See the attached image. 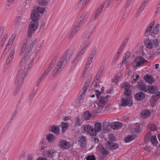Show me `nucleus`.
Returning <instances> with one entry per match:
<instances>
[{"label": "nucleus", "mask_w": 160, "mask_h": 160, "mask_svg": "<svg viewBox=\"0 0 160 160\" xmlns=\"http://www.w3.org/2000/svg\"><path fill=\"white\" fill-rule=\"evenodd\" d=\"M68 52L69 51L67 50L58 62L56 66L53 70V71L55 72L53 75L54 76L59 73L69 60L70 57L68 55Z\"/></svg>", "instance_id": "obj_1"}, {"label": "nucleus", "mask_w": 160, "mask_h": 160, "mask_svg": "<svg viewBox=\"0 0 160 160\" xmlns=\"http://www.w3.org/2000/svg\"><path fill=\"white\" fill-rule=\"evenodd\" d=\"M39 17V14L36 11L32 10L31 18L32 21L29 25L28 31V35L30 38L32 36L33 32L37 29L38 23L36 21L38 20Z\"/></svg>", "instance_id": "obj_2"}, {"label": "nucleus", "mask_w": 160, "mask_h": 160, "mask_svg": "<svg viewBox=\"0 0 160 160\" xmlns=\"http://www.w3.org/2000/svg\"><path fill=\"white\" fill-rule=\"evenodd\" d=\"M27 72L24 71L22 72L21 71H19L18 74L15 79V83L17 84V87L16 88L15 91H18L21 86L23 83V79L26 76Z\"/></svg>", "instance_id": "obj_3"}, {"label": "nucleus", "mask_w": 160, "mask_h": 160, "mask_svg": "<svg viewBox=\"0 0 160 160\" xmlns=\"http://www.w3.org/2000/svg\"><path fill=\"white\" fill-rule=\"evenodd\" d=\"M148 62V61L146 60L143 57L138 56L132 62L131 65L134 68H136L142 66L144 64H147Z\"/></svg>", "instance_id": "obj_4"}, {"label": "nucleus", "mask_w": 160, "mask_h": 160, "mask_svg": "<svg viewBox=\"0 0 160 160\" xmlns=\"http://www.w3.org/2000/svg\"><path fill=\"white\" fill-rule=\"evenodd\" d=\"M125 96L122 99L121 102V105L123 107L127 106L130 107L133 104L132 98L130 95H125Z\"/></svg>", "instance_id": "obj_5"}, {"label": "nucleus", "mask_w": 160, "mask_h": 160, "mask_svg": "<svg viewBox=\"0 0 160 160\" xmlns=\"http://www.w3.org/2000/svg\"><path fill=\"white\" fill-rule=\"evenodd\" d=\"M83 128L84 131L90 136H94L96 135V131L91 125H86L84 126Z\"/></svg>", "instance_id": "obj_6"}, {"label": "nucleus", "mask_w": 160, "mask_h": 160, "mask_svg": "<svg viewBox=\"0 0 160 160\" xmlns=\"http://www.w3.org/2000/svg\"><path fill=\"white\" fill-rule=\"evenodd\" d=\"M87 14V12H84L81 17L78 19L77 22L76 23L75 26L79 29L80 27L82 26L87 20L88 15Z\"/></svg>", "instance_id": "obj_7"}, {"label": "nucleus", "mask_w": 160, "mask_h": 160, "mask_svg": "<svg viewBox=\"0 0 160 160\" xmlns=\"http://www.w3.org/2000/svg\"><path fill=\"white\" fill-rule=\"evenodd\" d=\"M99 152L101 155L99 157L101 160H103L109 154V151L103 146H100Z\"/></svg>", "instance_id": "obj_8"}, {"label": "nucleus", "mask_w": 160, "mask_h": 160, "mask_svg": "<svg viewBox=\"0 0 160 160\" xmlns=\"http://www.w3.org/2000/svg\"><path fill=\"white\" fill-rule=\"evenodd\" d=\"M58 146L61 149L67 150L71 147V144L68 141L62 139L60 140Z\"/></svg>", "instance_id": "obj_9"}, {"label": "nucleus", "mask_w": 160, "mask_h": 160, "mask_svg": "<svg viewBox=\"0 0 160 160\" xmlns=\"http://www.w3.org/2000/svg\"><path fill=\"white\" fill-rule=\"evenodd\" d=\"M94 21L92 22L91 20L90 21L88 24V35L86 37L87 39H88L92 32L95 31L96 27L95 25H93Z\"/></svg>", "instance_id": "obj_10"}, {"label": "nucleus", "mask_w": 160, "mask_h": 160, "mask_svg": "<svg viewBox=\"0 0 160 160\" xmlns=\"http://www.w3.org/2000/svg\"><path fill=\"white\" fill-rule=\"evenodd\" d=\"M107 95L104 96H101L100 98L98 99V102L97 104L98 107L100 109L102 108L104 106V104L107 102Z\"/></svg>", "instance_id": "obj_11"}, {"label": "nucleus", "mask_w": 160, "mask_h": 160, "mask_svg": "<svg viewBox=\"0 0 160 160\" xmlns=\"http://www.w3.org/2000/svg\"><path fill=\"white\" fill-rule=\"evenodd\" d=\"M105 147L109 150H115L118 148V145L112 142H107L105 144Z\"/></svg>", "instance_id": "obj_12"}, {"label": "nucleus", "mask_w": 160, "mask_h": 160, "mask_svg": "<svg viewBox=\"0 0 160 160\" xmlns=\"http://www.w3.org/2000/svg\"><path fill=\"white\" fill-rule=\"evenodd\" d=\"M59 155L58 153L53 149H50L46 151L45 156V157L52 158L54 156Z\"/></svg>", "instance_id": "obj_13"}, {"label": "nucleus", "mask_w": 160, "mask_h": 160, "mask_svg": "<svg viewBox=\"0 0 160 160\" xmlns=\"http://www.w3.org/2000/svg\"><path fill=\"white\" fill-rule=\"evenodd\" d=\"M157 87L155 86L150 85L148 86L146 92L148 93L153 94L157 92Z\"/></svg>", "instance_id": "obj_14"}, {"label": "nucleus", "mask_w": 160, "mask_h": 160, "mask_svg": "<svg viewBox=\"0 0 160 160\" xmlns=\"http://www.w3.org/2000/svg\"><path fill=\"white\" fill-rule=\"evenodd\" d=\"M151 115V112L148 109H145L141 112L140 114L141 117L142 118H146Z\"/></svg>", "instance_id": "obj_15"}, {"label": "nucleus", "mask_w": 160, "mask_h": 160, "mask_svg": "<svg viewBox=\"0 0 160 160\" xmlns=\"http://www.w3.org/2000/svg\"><path fill=\"white\" fill-rule=\"evenodd\" d=\"M91 82V79H88L85 83L84 84L83 87L81 90L82 93L84 95L86 92L88 88L89 87L90 83Z\"/></svg>", "instance_id": "obj_16"}, {"label": "nucleus", "mask_w": 160, "mask_h": 160, "mask_svg": "<svg viewBox=\"0 0 160 160\" xmlns=\"http://www.w3.org/2000/svg\"><path fill=\"white\" fill-rule=\"evenodd\" d=\"M124 94L125 95H130L132 91L131 90V87L130 85L128 84V83H125L124 84Z\"/></svg>", "instance_id": "obj_17"}, {"label": "nucleus", "mask_w": 160, "mask_h": 160, "mask_svg": "<svg viewBox=\"0 0 160 160\" xmlns=\"http://www.w3.org/2000/svg\"><path fill=\"white\" fill-rule=\"evenodd\" d=\"M160 98V93H157L152 96L150 102L153 103L154 105L156 103L158 99Z\"/></svg>", "instance_id": "obj_18"}, {"label": "nucleus", "mask_w": 160, "mask_h": 160, "mask_svg": "<svg viewBox=\"0 0 160 160\" xmlns=\"http://www.w3.org/2000/svg\"><path fill=\"white\" fill-rule=\"evenodd\" d=\"M122 126V124L119 122H115L112 123L111 127L113 130L118 129Z\"/></svg>", "instance_id": "obj_19"}, {"label": "nucleus", "mask_w": 160, "mask_h": 160, "mask_svg": "<svg viewBox=\"0 0 160 160\" xmlns=\"http://www.w3.org/2000/svg\"><path fill=\"white\" fill-rule=\"evenodd\" d=\"M135 99L138 101H141L145 97L144 94L142 92H139L135 95Z\"/></svg>", "instance_id": "obj_20"}, {"label": "nucleus", "mask_w": 160, "mask_h": 160, "mask_svg": "<svg viewBox=\"0 0 160 160\" xmlns=\"http://www.w3.org/2000/svg\"><path fill=\"white\" fill-rule=\"evenodd\" d=\"M79 29L78 27H76L75 26H74L72 28L71 32L69 37V38L70 39L72 38Z\"/></svg>", "instance_id": "obj_21"}, {"label": "nucleus", "mask_w": 160, "mask_h": 160, "mask_svg": "<svg viewBox=\"0 0 160 160\" xmlns=\"http://www.w3.org/2000/svg\"><path fill=\"white\" fill-rule=\"evenodd\" d=\"M37 40V38H35L31 43L29 46L28 48L27 49V53H30V52L32 51L33 48L34 47V45L36 44Z\"/></svg>", "instance_id": "obj_22"}, {"label": "nucleus", "mask_w": 160, "mask_h": 160, "mask_svg": "<svg viewBox=\"0 0 160 160\" xmlns=\"http://www.w3.org/2000/svg\"><path fill=\"white\" fill-rule=\"evenodd\" d=\"M138 84L139 86L138 88H140L141 91L146 92L148 86H146L143 82L142 81L138 82Z\"/></svg>", "instance_id": "obj_23"}, {"label": "nucleus", "mask_w": 160, "mask_h": 160, "mask_svg": "<svg viewBox=\"0 0 160 160\" xmlns=\"http://www.w3.org/2000/svg\"><path fill=\"white\" fill-rule=\"evenodd\" d=\"M83 49L78 54L75 58L73 59L72 62V63L74 64V65H76L79 61V60L80 57L82 55L83 52H82Z\"/></svg>", "instance_id": "obj_24"}, {"label": "nucleus", "mask_w": 160, "mask_h": 160, "mask_svg": "<svg viewBox=\"0 0 160 160\" xmlns=\"http://www.w3.org/2000/svg\"><path fill=\"white\" fill-rule=\"evenodd\" d=\"M86 138L84 136H81L79 140V144L81 146L84 147L86 145Z\"/></svg>", "instance_id": "obj_25"}, {"label": "nucleus", "mask_w": 160, "mask_h": 160, "mask_svg": "<svg viewBox=\"0 0 160 160\" xmlns=\"http://www.w3.org/2000/svg\"><path fill=\"white\" fill-rule=\"evenodd\" d=\"M137 138L136 135H128L124 138L125 142H130L135 139Z\"/></svg>", "instance_id": "obj_26"}, {"label": "nucleus", "mask_w": 160, "mask_h": 160, "mask_svg": "<svg viewBox=\"0 0 160 160\" xmlns=\"http://www.w3.org/2000/svg\"><path fill=\"white\" fill-rule=\"evenodd\" d=\"M144 79L146 81L150 84H152L154 81V80L152 78L151 76L148 74L145 75Z\"/></svg>", "instance_id": "obj_27"}, {"label": "nucleus", "mask_w": 160, "mask_h": 160, "mask_svg": "<svg viewBox=\"0 0 160 160\" xmlns=\"http://www.w3.org/2000/svg\"><path fill=\"white\" fill-rule=\"evenodd\" d=\"M92 115L90 114L89 111H86L83 115L82 117L85 120H88L91 117Z\"/></svg>", "instance_id": "obj_28"}, {"label": "nucleus", "mask_w": 160, "mask_h": 160, "mask_svg": "<svg viewBox=\"0 0 160 160\" xmlns=\"http://www.w3.org/2000/svg\"><path fill=\"white\" fill-rule=\"evenodd\" d=\"M102 124L101 122H96L94 124V129L96 132H98L101 130Z\"/></svg>", "instance_id": "obj_29"}, {"label": "nucleus", "mask_w": 160, "mask_h": 160, "mask_svg": "<svg viewBox=\"0 0 160 160\" xmlns=\"http://www.w3.org/2000/svg\"><path fill=\"white\" fill-rule=\"evenodd\" d=\"M51 131L55 134H58L60 132L59 128L57 126H53L51 128Z\"/></svg>", "instance_id": "obj_30"}, {"label": "nucleus", "mask_w": 160, "mask_h": 160, "mask_svg": "<svg viewBox=\"0 0 160 160\" xmlns=\"http://www.w3.org/2000/svg\"><path fill=\"white\" fill-rule=\"evenodd\" d=\"M54 138V135L52 134H49L46 136V139L48 141L51 143H53Z\"/></svg>", "instance_id": "obj_31"}, {"label": "nucleus", "mask_w": 160, "mask_h": 160, "mask_svg": "<svg viewBox=\"0 0 160 160\" xmlns=\"http://www.w3.org/2000/svg\"><path fill=\"white\" fill-rule=\"evenodd\" d=\"M149 140H150L152 143L153 144V145L155 146H157L158 142L155 136H152Z\"/></svg>", "instance_id": "obj_32"}, {"label": "nucleus", "mask_w": 160, "mask_h": 160, "mask_svg": "<svg viewBox=\"0 0 160 160\" xmlns=\"http://www.w3.org/2000/svg\"><path fill=\"white\" fill-rule=\"evenodd\" d=\"M144 43L147 48H151L152 47V43L151 41L148 39H146L144 41Z\"/></svg>", "instance_id": "obj_33"}, {"label": "nucleus", "mask_w": 160, "mask_h": 160, "mask_svg": "<svg viewBox=\"0 0 160 160\" xmlns=\"http://www.w3.org/2000/svg\"><path fill=\"white\" fill-rule=\"evenodd\" d=\"M62 132H64L66 131L68 127V123L62 122L61 123Z\"/></svg>", "instance_id": "obj_34"}, {"label": "nucleus", "mask_w": 160, "mask_h": 160, "mask_svg": "<svg viewBox=\"0 0 160 160\" xmlns=\"http://www.w3.org/2000/svg\"><path fill=\"white\" fill-rule=\"evenodd\" d=\"M37 2L39 5L42 6H46L48 3L47 0H37Z\"/></svg>", "instance_id": "obj_35"}, {"label": "nucleus", "mask_w": 160, "mask_h": 160, "mask_svg": "<svg viewBox=\"0 0 160 160\" xmlns=\"http://www.w3.org/2000/svg\"><path fill=\"white\" fill-rule=\"evenodd\" d=\"M148 128L151 131H154L157 130V127L154 124L150 123L148 125Z\"/></svg>", "instance_id": "obj_36"}, {"label": "nucleus", "mask_w": 160, "mask_h": 160, "mask_svg": "<svg viewBox=\"0 0 160 160\" xmlns=\"http://www.w3.org/2000/svg\"><path fill=\"white\" fill-rule=\"evenodd\" d=\"M36 9L37 12L39 13H43L45 11V8L41 7L39 6H36L35 7Z\"/></svg>", "instance_id": "obj_37"}, {"label": "nucleus", "mask_w": 160, "mask_h": 160, "mask_svg": "<svg viewBox=\"0 0 160 160\" xmlns=\"http://www.w3.org/2000/svg\"><path fill=\"white\" fill-rule=\"evenodd\" d=\"M151 133L149 132H148L147 134L145 135L144 136V141L145 142H147V141H148L150 139V138L151 137Z\"/></svg>", "instance_id": "obj_38"}, {"label": "nucleus", "mask_w": 160, "mask_h": 160, "mask_svg": "<svg viewBox=\"0 0 160 160\" xmlns=\"http://www.w3.org/2000/svg\"><path fill=\"white\" fill-rule=\"evenodd\" d=\"M105 4L106 3L105 2L102 3L97 11L98 12V13H100L102 12Z\"/></svg>", "instance_id": "obj_39"}, {"label": "nucleus", "mask_w": 160, "mask_h": 160, "mask_svg": "<svg viewBox=\"0 0 160 160\" xmlns=\"http://www.w3.org/2000/svg\"><path fill=\"white\" fill-rule=\"evenodd\" d=\"M140 125L139 124L136 123L134 127V129L135 132L138 133L140 131Z\"/></svg>", "instance_id": "obj_40"}, {"label": "nucleus", "mask_w": 160, "mask_h": 160, "mask_svg": "<svg viewBox=\"0 0 160 160\" xmlns=\"http://www.w3.org/2000/svg\"><path fill=\"white\" fill-rule=\"evenodd\" d=\"M159 24H157L156 25L155 27L153 28L152 33L154 34H157L159 31Z\"/></svg>", "instance_id": "obj_41"}, {"label": "nucleus", "mask_w": 160, "mask_h": 160, "mask_svg": "<svg viewBox=\"0 0 160 160\" xmlns=\"http://www.w3.org/2000/svg\"><path fill=\"white\" fill-rule=\"evenodd\" d=\"M75 124L78 126H80L82 123L80 122V120L79 117H77L75 119Z\"/></svg>", "instance_id": "obj_42"}, {"label": "nucleus", "mask_w": 160, "mask_h": 160, "mask_svg": "<svg viewBox=\"0 0 160 160\" xmlns=\"http://www.w3.org/2000/svg\"><path fill=\"white\" fill-rule=\"evenodd\" d=\"M159 39H155L152 41V45L154 47H157L159 44Z\"/></svg>", "instance_id": "obj_43"}, {"label": "nucleus", "mask_w": 160, "mask_h": 160, "mask_svg": "<svg viewBox=\"0 0 160 160\" xmlns=\"http://www.w3.org/2000/svg\"><path fill=\"white\" fill-rule=\"evenodd\" d=\"M83 101V96L81 95L78 100H77V104L80 105Z\"/></svg>", "instance_id": "obj_44"}, {"label": "nucleus", "mask_w": 160, "mask_h": 160, "mask_svg": "<svg viewBox=\"0 0 160 160\" xmlns=\"http://www.w3.org/2000/svg\"><path fill=\"white\" fill-rule=\"evenodd\" d=\"M97 81H94L92 83L91 88L92 87V85L93 84L94 85V88H96L97 89H99L100 88V86L99 85V84H97Z\"/></svg>", "instance_id": "obj_45"}, {"label": "nucleus", "mask_w": 160, "mask_h": 160, "mask_svg": "<svg viewBox=\"0 0 160 160\" xmlns=\"http://www.w3.org/2000/svg\"><path fill=\"white\" fill-rule=\"evenodd\" d=\"M108 138L109 140L113 141H115V138L114 135L112 133H110L108 135Z\"/></svg>", "instance_id": "obj_46"}, {"label": "nucleus", "mask_w": 160, "mask_h": 160, "mask_svg": "<svg viewBox=\"0 0 160 160\" xmlns=\"http://www.w3.org/2000/svg\"><path fill=\"white\" fill-rule=\"evenodd\" d=\"M128 41V38H126L124 41L122 43V45L120 46V48L121 49H122L126 45V44L127 43Z\"/></svg>", "instance_id": "obj_47"}, {"label": "nucleus", "mask_w": 160, "mask_h": 160, "mask_svg": "<svg viewBox=\"0 0 160 160\" xmlns=\"http://www.w3.org/2000/svg\"><path fill=\"white\" fill-rule=\"evenodd\" d=\"M133 0H127L124 6V8L127 9L130 5Z\"/></svg>", "instance_id": "obj_48"}, {"label": "nucleus", "mask_w": 160, "mask_h": 160, "mask_svg": "<svg viewBox=\"0 0 160 160\" xmlns=\"http://www.w3.org/2000/svg\"><path fill=\"white\" fill-rule=\"evenodd\" d=\"M102 74V73L99 71L98 72V73H97L96 76V80H97L98 81L99 80V79L100 78Z\"/></svg>", "instance_id": "obj_49"}, {"label": "nucleus", "mask_w": 160, "mask_h": 160, "mask_svg": "<svg viewBox=\"0 0 160 160\" xmlns=\"http://www.w3.org/2000/svg\"><path fill=\"white\" fill-rule=\"evenodd\" d=\"M86 160H96V158L93 155H90L87 157Z\"/></svg>", "instance_id": "obj_50"}, {"label": "nucleus", "mask_w": 160, "mask_h": 160, "mask_svg": "<svg viewBox=\"0 0 160 160\" xmlns=\"http://www.w3.org/2000/svg\"><path fill=\"white\" fill-rule=\"evenodd\" d=\"M95 94L97 98H99V97L102 93V92H99V90H95Z\"/></svg>", "instance_id": "obj_51"}, {"label": "nucleus", "mask_w": 160, "mask_h": 160, "mask_svg": "<svg viewBox=\"0 0 160 160\" xmlns=\"http://www.w3.org/2000/svg\"><path fill=\"white\" fill-rule=\"evenodd\" d=\"M131 53L130 52H127L125 54V56L124 57V58L128 59H129L130 56H131Z\"/></svg>", "instance_id": "obj_52"}, {"label": "nucleus", "mask_w": 160, "mask_h": 160, "mask_svg": "<svg viewBox=\"0 0 160 160\" xmlns=\"http://www.w3.org/2000/svg\"><path fill=\"white\" fill-rule=\"evenodd\" d=\"M10 47L9 46V44H8L3 51H4L5 53H7L8 52L10 48Z\"/></svg>", "instance_id": "obj_53"}, {"label": "nucleus", "mask_w": 160, "mask_h": 160, "mask_svg": "<svg viewBox=\"0 0 160 160\" xmlns=\"http://www.w3.org/2000/svg\"><path fill=\"white\" fill-rule=\"evenodd\" d=\"M151 28H150L149 27L147 28L144 33L145 35V36L148 35L149 32L150 33V32Z\"/></svg>", "instance_id": "obj_54"}, {"label": "nucleus", "mask_w": 160, "mask_h": 160, "mask_svg": "<svg viewBox=\"0 0 160 160\" xmlns=\"http://www.w3.org/2000/svg\"><path fill=\"white\" fill-rule=\"evenodd\" d=\"M92 141L95 143H97L99 141V139L98 138H92Z\"/></svg>", "instance_id": "obj_55"}, {"label": "nucleus", "mask_w": 160, "mask_h": 160, "mask_svg": "<svg viewBox=\"0 0 160 160\" xmlns=\"http://www.w3.org/2000/svg\"><path fill=\"white\" fill-rule=\"evenodd\" d=\"M119 79H120V77H119L116 76L113 79V81L114 82L116 83V82H117L119 80Z\"/></svg>", "instance_id": "obj_56"}, {"label": "nucleus", "mask_w": 160, "mask_h": 160, "mask_svg": "<svg viewBox=\"0 0 160 160\" xmlns=\"http://www.w3.org/2000/svg\"><path fill=\"white\" fill-rule=\"evenodd\" d=\"M133 79L131 83L132 84H136L138 81V79L135 78V77H134V75L133 77Z\"/></svg>", "instance_id": "obj_57"}, {"label": "nucleus", "mask_w": 160, "mask_h": 160, "mask_svg": "<svg viewBox=\"0 0 160 160\" xmlns=\"http://www.w3.org/2000/svg\"><path fill=\"white\" fill-rule=\"evenodd\" d=\"M144 149L146 150L148 152H150L151 150H152L151 147L149 146H146V147H145Z\"/></svg>", "instance_id": "obj_58"}, {"label": "nucleus", "mask_w": 160, "mask_h": 160, "mask_svg": "<svg viewBox=\"0 0 160 160\" xmlns=\"http://www.w3.org/2000/svg\"><path fill=\"white\" fill-rule=\"evenodd\" d=\"M87 72V69L86 68L84 69L82 74V77H84Z\"/></svg>", "instance_id": "obj_59"}, {"label": "nucleus", "mask_w": 160, "mask_h": 160, "mask_svg": "<svg viewBox=\"0 0 160 160\" xmlns=\"http://www.w3.org/2000/svg\"><path fill=\"white\" fill-rule=\"evenodd\" d=\"M104 66H101L99 69V71L101 72L102 73L104 71Z\"/></svg>", "instance_id": "obj_60"}, {"label": "nucleus", "mask_w": 160, "mask_h": 160, "mask_svg": "<svg viewBox=\"0 0 160 160\" xmlns=\"http://www.w3.org/2000/svg\"><path fill=\"white\" fill-rule=\"evenodd\" d=\"M58 58V56H56L55 57L52 59V61H51V63L52 64H54L56 62V61L57 59Z\"/></svg>", "instance_id": "obj_61"}, {"label": "nucleus", "mask_w": 160, "mask_h": 160, "mask_svg": "<svg viewBox=\"0 0 160 160\" xmlns=\"http://www.w3.org/2000/svg\"><path fill=\"white\" fill-rule=\"evenodd\" d=\"M4 28H4V26H2L1 27V28H0V34H2V33L3 32Z\"/></svg>", "instance_id": "obj_62"}, {"label": "nucleus", "mask_w": 160, "mask_h": 160, "mask_svg": "<svg viewBox=\"0 0 160 160\" xmlns=\"http://www.w3.org/2000/svg\"><path fill=\"white\" fill-rule=\"evenodd\" d=\"M96 50H97L96 48H93V50H92V52L91 53V54L95 55V53H96Z\"/></svg>", "instance_id": "obj_63"}, {"label": "nucleus", "mask_w": 160, "mask_h": 160, "mask_svg": "<svg viewBox=\"0 0 160 160\" xmlns=\"http://www.w3.org/2000/svg\"><path fill=\"white\" fill-rule=\"evenodd\" d=\"M37 160H47V159L43 157H40L38 158Z\"/></svg>", "instance_id": "obj_64"}]
</instances>
